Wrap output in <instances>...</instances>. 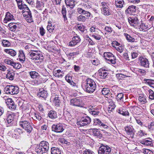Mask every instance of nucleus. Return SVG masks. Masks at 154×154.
<instances>
[{"mask_svg":"<svg viewBox=\"0 0 154 154\" xmlns=\"http://www.w3.org/2000/svg\"><path fill=\"white\" fill-rule=\"evenodd\" d=\"M101 11L103 14L105 15H109L110 14L109 11V8L102 9Z\"/></svg>","mask_w":154,"mask_h":154,"instance_id":"de8ad7c7","label":"nucleus"},{"mask_svg":"<svg viewBox=\"0 0 154 154\" xmlns=\"http://www.w3.org/2000/svg\"><path fill=\"white\" fill-rule=\"evenodd\" d=\"M118 112L123 116H128L129 115V113L127 110H123L122 108H119L118 110Z\"/></svg>","mask_w":154,"mask_h":154,"instance_id":"c756f323","label":"nucleus"},{"mask_svg":"<svg viewBox=\"0 0 154 154\" xmlns=\"http://www.w3.org/2000/svg\"><path fill=\"white\" fill-rule=\"evenodd\" d=\"M111 149L108 146H101L98 151L99 154H109L111 152Z\"/></svg>","mask_w":154,"mask_h":154,"instance_id":"9d476101","label":"nucleus"},{"mask_svg":"<svg viewBox=\"0 0 154 154\" xmlns=\"http://www.w3.org/2000/svg\"><path fill=\"white\" fill-rule=\"evenodd\" d=\"M140 143L144 145L147 146H151L152 145V141L150 140H146V139L140 140Z\"/></svg>","mask_w":154,"mask_h":154,"instance_id":"393cba45","label":"nucleus"},{"mask_svg":"<svg viewBox=\"0 0 154 154\" xmlns=\"http://www.w3.org/2000/svg\"><path fill=\"white\" fill-rule=\"evenodd\" d=\"M90 131L92 132L93 134L95 136H98L100 135V131L97 128H91L90 129Z\"/></svg>","mask_w":154,"mask_h":154,"instance_id":"473e14b6","label":"nucleus"},{"mask_svg":"<svg viewBox=\"0 0 154 154\" xmlns=\"http://www.w3.org/2000/svg\"><path fill=\"white\" fill-rule=\"evenodd\" d=\"M110 104L109 106L108 110L112 111V110L114 109L116 107V105L112 101L109 103Z\"/></svg>","mask_w":154,"mask_h":154,"instance_id":"c03bdc74","label":"nucleus"},{"mask_svg":"<svg viewBox=\"0 0 154 154\" xmlns=\"http://www.w3.org/2000/svg\"><path fill=\"white\" fill-rule=\"evenodd\" d=\"M29 74L32 78L33 79H37L40 77L39 74L35 71H31L29 72Z\"/></svg>","mask_w":154,"mask_h":154,"instance_id":"b1692460","label":"nucleus"},{"mask_svg":"<svg viewBox=\"0 0 154 154\" xmlns=\"http://www.w3.org/2000/svg\"><path fill=\"white\" fill-rule=\"evenodd\" d=\"M27 21L29 23H31L33 21L32 15H29V17H25Z\"/></svg>","mask_w":154,"mask_h":154,"instance_id":"680f3d73","label":"nucleus"},{"mask_svg":"<svg viewBox=\"0 0 154 154\" xmlns=\"http://www.w3.org/2000/svg\"><path fill=\"white\" fill-rule=\"evenodd\" d=\"M80 5L82 6L81 8H83L84 9L86 10L87 9L90 8H91V6L88 3L84 4V3L81 4Z\"/></svg>","mask_w":154,"mask_h":154,"instance_id":"09e8293b","label":"nucleus"},{"mask_svg":"<svg viewBox=\"0 0 154 154\" xmlns=\"http://www.w3.org/2000/svg\"><path fill=\"white\" fill-rule=\"evenodd\" d=\"M78 29L82 32H84L85 30V27L83 25H80L78 27Z\"/></svg>","mask_w":154,"mask_h":154,"instance_id":"69168bd1","label":"nucleus"},{"mask_svg":"<svg viewBox=\"0 0 154 154\" xmlns=\"http://www.w3.org/2000/svg\"><path fill=\"white\" fill-rule=\"evenodd\" d=\"M149 98L150 99L153 100L154 99V92L151 89L149 90Z\"/></svg>","mask_w":154,"mask_h":154,"instance_id":"bf43d9fd","label":"nucleus"},{"mask_svg":"<svg viewBox=\"0 0 154 154\" xmlns=\"http://www.w3.org/2000/svg\"><path fill=\"white\" fill-rule=\"evenodd\" d=\"M77 10L79 14L84 15L87 17H90V16L91 13L90 12L81 7L78 8Z\"/></svg>","mask_w":154,"mask_h":154,"instance_id":"4468645a","label":"nucleus"},{"mask_svg":"<svg viewBox=\"0 0 154 154\" xmlns=\"http://www.w3.org/2000/svg\"><path fill=\"white\" fill-rule=\"evenodd\" d=\"M83 88L85 91L91 93L93 92L96 88V85L95 82L92 79H87L86 81Z\"/></svg>","mask_w":154,"mask_h":154,"instance_id":"f257e3e1","label":"nucleus"},{"mask_svg":"<svg viewBox=\"0 0 154 154\" xmlns=\"http://www.w3.org/2000/svg\"><path fill=\"white\" fill-rule=\"evenodd\" d=\"M102 93L104 95H108L111 94L109 89L107 88H103L102 90Z\"/></svg>","mask_w":154,"mask_h":154,"instance_id":"f704fd0d","label":"nucleus"},{"mask_svg":"<svg viewBox=\"0 0 154 154\" xmlns=\"http://www.w3.org/2000/svg\"><path fill=\"white\" fill-rule=\"evenodd\" d=\"M104 56L106 59L108 60L109 62L114 64L116 63V58L115 56L110 52H105L103 54Z\"/></svg>","mask_w":154,"mask_h":154,"instance_id":"423d86ee","label":"nucleus"},{"mask_svg":"<svg viewBox=\"0 0 154 154\" xmlns=\"http://www.w3.org/2000/svg\"><path fill=\"white\" fill-rule=\"evenodd\" d=\"M48 116L51 119H55L57 117L56 112L53 111H50L48 113Z\"/></svg>","mask_w":154,"mask_h":154,"instance_id":"cd10ccee","label":"nucleus"},{"mask_svg":"<svg viewBox=\"0 0 154 154\" xmlns=\"http://www.w3.org/2000/svg\"><path fill=\"white\" fill-rule=\"evenodd\" d=\"M40 33L42 36H43L45 33V30L43 27H41L39 28Z\"/></svg>","mask_w":154,"mask_h":154,"instance_id":"e2e57ef3","label":"nucleus"},{"mask_svg":"<svg viewBox=\"0 0 154 154\" xmlns=\"http://www.w3.org/2000/svg\"><path fill=\"white\" fill-rule=\"evenodd\" d=\"M42 143H43L44 149H45L47 152L48 150L49 149V144L48 143L45 141H42Z\"/></svg>","mask_w":154,"mask_h":154,"instance_id":"4c0bfd02","label":"nucleus"},{"mask_svg":"<svg viewBox=\"0 0 154 154\" xmlns=\"http://www.w3.org/2000/svg\"><path fill=\"white\" fill-rule=\"evenodd\" d=\"M135 7L133 5L128 7L127 9L125 10V12L129 14H132L135 12Z\"/></svg>","mask_w":154,"mask_h":154,"instance_id":"6ab92c4d","label":"nucleus"},{"mask_svg":"<svg viewBox=\"0 0 154 154\" xmlns=\"http://www.w3.org/2000/svg\"><path fill=\"white\" fill-rule=\"evenodd\" d=\"M72 39V41L70 42L69 43V45L70 46H73L76 45L81 40L80 38L78 36L74 37Z\"/></svg>","mask_w":154,"mask_h":154,"instance_id":"2eb2a0df","label":"nucleus"},{"mask_svg":"<svg viewBox=\"0 0 154 154\" xmlns=\"http://www.w3.org/2000/svg\"><path fill=\"white\" fill-rule=\"evenodd\" d=\"M124 35L126 37L127 40L129 42H133L134 41L135 39L133 38L130 35L127 33H125Z\"/></svg>","mask_w":154,"mask_h":154,"instance_id":"ea45409f","label":"nucleus"},{"mask_svg":"<svg viewBox=\"0 0 154 154\" xmlns=\"http://www.w3.org/2000/svg\"><path fill=\"white\" fill-rule=\"evenodd\" d=\"M101 5L102 7L101 8V10L104 9H106V8H109V5L106 2H102L101 3Z\"/></svg>","mask_w":154,"mask_h":154,"instance_id":"3c124183","label":"nucleus"},{"mask_svg":"<svg viewBox=\"0 0 154 154\" xmlns=\"http://www.w3.org/2000/svg\"><path fill=\"white\" fill-rule=\"evenodd\" d=\"M86 19L85 17L82 15H79L77 17V20L79 21L84 22L86 20Z\"/></svg>","mask_w":154,"mask_h":154,"instance_id":"6e6d98bb","label":"nucleus"},{"mask_svg":"<svg viewBox=\"0 0 154 154\" xmlns=\"http://www.w3.org/2000/svg\"><path fill=\"white\" fill-rule=\"evenodd\" d=\"M8 72L6 75V78L11 80L14 79L15 75V73L13 71H8Z\"/></svg>","mask_w":154,"mask_h":154,"instance_id":"412c9836","label":"nucleus"},{"mask_svg":"<svg viewBox=\"0 0 154 154\" xmlns=\"http://www.w3.org/2000/svg\"><path fill=\"white\" fill-rule=\"evenodd\" d=\"M142 152L144 154H153L151 150L148 149H143Z\"/></svg>","mask_w":154,"mask_h":154,"instance_id":"4d7b16f0","label":"nucleus"},{"mask_svg":"<svg viewBox=\"0 0 154 154\" xmlns=\"http://www.w3.org/2000/svg\"><path fill=\"white\" fill-rule=\"evenodd\" d=\"M124 49V47L122 46H119L117 48H116V50L117 51L119 52L120 53H122Z\"/></svg>","mask_w":154,"mask_h":154,"instance_id":"338daca9","label":"nucleus"},{"mask_svg":"<svg viewBox=\"0 0 154 154\" xmlns=\"http://www.w3.org/2000/svg\"><path fill=\"white\" fill-rule=\"evenodd\" d=\"M4 51L12 56H14L16 54V52L14 50L11 49H5Z\"/></svg>","mask_w":154,"mask_h":154,"instance_id":"bb28decb","label":"nucleus"},{"mask_svg":"<svg viewBox=\"0 0 154 154\" xmlns=\"http://www.w3.org/2000/svg\"><path fill=\"white\" fill-rule=\"evenodd\" d=\"M28 55L29 58L36 63H40L43 60V56L40 52L36 51H31L29 53Z\"/></svg>","mask_w":154,"mask_h":154,"instance_id":"7ed1b4c3","label":"nucleus"},{"mask_svg":"<svg viewBox=\"0 0 154 154\" xmlns=\"http://www.w3.org/2000/svg\"><path fill=\"white\" fill-rule=\"evenodd\" d=\"M43 144V143H42L41 141L38 145L36 146L35 150L38 154H43L44 153L47 152L45 149H44V147Z\"/></svg>","mask_w":154,"mask_h":154,"instance_id":"9b49d317","label":"nucleus"},{"mask_svg":"<svg viewBox=\"0 0 154 154\" xmlns=\"http://www.w3.org/2000/svg\"><path fill=\"white\" fill-rule=\"evenodd\" d=\"M116 76L119 79H121L122 78H125L126 77H128V76L126 75L123 74L122 73L117 74L116 75Z\"/></svg>","mask_w":154,"mask_h":154,"instance_id":"603ef678","label":"nucleus"},{"mask_svg":"<svg viewBox=\"0 0 154 154\" xmlns=\"http://www.w3.org/2000/svg\"><path fill=\"white\" fill-rule=\"evenodd\" d=\"M19 125L28 133H30L32 130V127L29 122V119L23 115L19 122Z\"/></svg>","mask_w":154,"mask_h":154,"instance_id":"f03ea898","label":"nucleus"},{"mask_svg":"<svg viewBox=\"0 0 154 154\" xmlns=\"http://www.w3.org/2000/svg\"><path fill=\"white\" fill-rule=\"evenodd\" d=\"M70 105L73 106L83 107L84 104L78 99L76 98L72 99L70 100Z\"/></svg>","mask_w":154,"mask_h":154,"instance_id":"6e6552de","label":"nucleus"},{"mask_svg":"<svg viewBox=\"0 0 154 154\" xmlns=\"http://www.w3.org/2000/svg\"><path fill=\"white\" fill-rule=\"evenodd\" d=\"M5 91L7 93L11 95L17 94L19 91L18 87L12 85L6 86L5 88Z\"/></svg>","mask_w":154,"mask_h":154,"instance_id":"39448f33","label":"nucleus"},{"mask_svg":"<svg viewBox=\"0 0 154 154\" xmlns=\"http://www.w3.org/2000/svg\"><path fill=\"white\" fill-rule=\"evenodd\" d=\"M14 20V17L12 14L9 12L6 13L5 17L4 18V23H7L6 21H8Z\"/></svg>","mask_w":154,"mask_h":154,"instance_id":"dca6fc26","label":"nucleus"},{"mask_svg":"<svg viewBox=\"0 0 154 154\" xmlns=\"http://www.w3.org/2000/svg\"><path fill=\"white\" fill-rule=\"evenodd\" d=\"M34 116L32 117V119L34 120H36L37 119L39 121H40L42 119V117L41 116L40 114L38 112H34Z\"/></svg>","mask_w":154,"mask_h":154,"instance_id":"2f4dec72","label":"nucleus"},{"mask_svg":"<svg viewBox=\"0 0 154 154\" xmlns=\"http://www.w3.org/2000/svg\"><path fill=\"white\" fill-rule=\"evenodd\" d=\"M19 5V9L21 10H29V8L27 7V6L23 2V1L21 5Z\"/></svg>","mask_w":154,"mask_h":154,"instance_id":"a19ab883","label":"nucleus"},{"mask_svg":"<svg viewBox=\"0 0 154 154\" xmlns=\"http://www.w3.org/2000/svg\"><path fill=\"white\" fill-rule=\"evenodd\" d=\"M19 61L23 63L25 60V57L23 51L22 50L19 51Z\"/></svg>","mask_w":154,"mask_h":154,"instance_id":"aec40b11","label":"nucleus"},{"mask_svg":"<svg viewBox=\"0 0 154 154\" xmlns=\"http://www.w3.org/2000/svg\"><path fill=\"white\" fill-rule=\"evenodd\" d=\"M62 13L63 15V18H64V21H66L67 20V19L66 17V9L64 6H62Z\"/></svg>","mask_w":154,"mask_h":154,"instance_id":"c9c22d12","label":"nucleus"},{"mask_svg":"<svg viewBox=\"0 0 154 154\" xmlns=\"http://www.w3.org/2000/svg\"><path fill=\"white\" fill-rule=\"evenodd\" d=\"M125 129L127 134L130 135L131 137H133L134 135V132L132 126H127L125 127Z\"/></svg>","mask_w":154,"mask_h":154,"instance_id":"ddd939ff","label":"nucleus"},{"mask_svg":"<svg viewBox=\"0 0 154 154\" xmlns=\"http://www.w3.org/2000/svg\"><path fill=\"white\" fill-rule=\"evenodd\" d=\"M91 122V119L89 116H86L82 117L79 122H77L78 125L80 126H83L89 124Z\"/></svg>","mask_w":154,"mask_h":154,"instance_id":"0eeeda50","label":"nucleus"},{"mask_svg":"<svg viewBox=\"0 0 154 154\" xmlns=\"http://www.w3.org/2000/svg\"><path fill=\"white\" fill-rule=\"evenodd\" d=\"M39 91L40 92L39 94L41 97L44 98H45L47 97L48 93L46 91L42 89H40Z\"/></svg>","mask_w":154,"mask_h":154,"instance_id":"7c9ffc66","label":"nucleus"},{"mask_svg":"<svg viewBox=\"0 0 154 154\" xmlns=\"http://www.w3.org/2000/svg\"><path fill=\"white\" fill-rule=\"evenodd\" d=\"M2 43L3 46L4 47H9L11 45V44L9 42L5 40H4L2 41Z\"/></svg>","mask_w":154,"mask_h":154,"instance_id":"a18cd8bd","label":"nucleus"},{"mask_svg":"<svg viewBox=\"0 0 154 154\" xmlns=\"http://www.w3.org/2000/svg\"><path fill=\"white\" fill-rule=\"evenodd\" d=\"M51 154H61V151L60 149L56 147H53L51 148Z\"/></svg>","mask_w":154,"mask_h":154,"instance_id":"a878e982","label":"nucleus"},{"mask_svg":"<svg viewBox=\"0 0 154 154\" xmlns=\"http://www.w3.org/2000/svg\"><path fill=\"white\" fill-rule=\"evenodd\" d=\"M60 102V100L58 99V97H56L54 98V102L56 105L57 106H59Z\"/></svg>","mask_w":154,"mask_h":154,"instance_id":"052dcab7","label":"nucleus"},{"mask_svg":"<svg viewBox=\"0 0 154 154\" xmlns=\"http://www.w3.org/2000/svg\"><path fill=\"white\" fill-rule=\"evenodd\" d=\"M52 131L57 133L62 132L64 130L63 125L61 123L54 124L52 127Z\"/></svg>","mask_w":154,"mask_h":154,"instance_id":"1a4fd4ad","label":"nucleus"},{"mask_svg":"<svg viewBox=\"0 0 154 154\" xmlns=\"http://www.w3.org/2000/svg\"><path fill=\"white\" fill-rule=\"evenodd\" d=\"M145 83H147L150 86L154 88V80L149 79H144V80Z\"/></svg>","mask_w":154,"mask_h":154,"instance_id":"72a5a7b5","label":"nucleus"},{"mask_svg":"<svg viewBox=\"0 0 154 154\" xmlns=\"http://www.w3.org/2000/svg\"><path fill=\"white\" fill-rule=\"evenodd\" d=\"M10 104L8 106V107L10 109H15L16 106V105L14 104V101L12 100V101H11Z\"/></svg>","mask_w":154,"mask_h":154,"instance_id":"79ce46f5","label":"nucleus"},{"mask_svg":"<svg viewBox=\"0 0 154 154\" xmlns=\"http://www.w3.org/2000/svg\"><path fill=\"white\" fill-rule=\"evenodd\" d=\"M140 64L142 66L146 68L149 67V62L147 59L142 58L140 60Z\"/></svg>","mask_w":154,"mask_h":154,"instance_id":"a211bd4d","label":"nucleus"},{"mask_svg":"<svg viewBox=\"0 0 154 154\" xmlns=\"http://www.w3.org/2000/svg\"><path fill=\"white\" fill-rule=\"evenodd\" d=\"M23 133V132L21 129L19 128L16 129L12 133V137L13 138H17Z\"/></svg>","mask_w":154,"mask_h":154,"instance_id":"f3484780","label":"nucleus"},{"mask_svg":"<svg viewBox=\"0 0 154 154\" xmlns=\"http://www.w3.org/2000/svg\"><path fill=\"white\" fill-rule=\"evenodd\" d=\"M124 0H115V5L117 8H121L124 4Z\"/></svg>","mask_w":154,"mask_h":154,"instance_id":"4be33fe9","label":"nucleus"},{"mask_svg":"<svg viewBox=\"0 0 154 154\" xmlns=\"http://www.w3.org/2000/svg\"><path fill=\"white\" fill-rule=\"evenodd\" d=\"M66 81L68 82H70L71 81L72 77L71 76H70L68 74L66 76Z\"/></svg>","mask_w":154,"mask_h":154,"instance_id":"0e129e2a","label":"nucleus"},{"mask_svg":"<svg viewBox=\"0 0 154 154\" xmlns=\"http://www.w3.org/2000/svg\"><path fill=\"white\" fill-rule=\"evenodd\" d=\"M89 112L93 115L95 116L98 115L99 112L97 109H93L90 110Z\"/></svg>","mask_w":154,"mask_h":154,"instance_id":"8fccbe9b","label":"nucleus"},{"mask_svg":"<svg viewBox=\"0 0 154 154\" xmlns=\"http://www.w3.org/2000/svg\"><path fill=\"white\" fill-rule=\"evenodd\" d=\"M12 66L14 69H19L21 67V65L19 63H17L14 62Z\"/></svg>","mask_w":154,"mask_h":154,"instance_id":"37998d69","label":"nucleus"},{"mask_svg":"<svg viewBox=\"0 0 154 154\" xmlns=\"http://www.w3.org/2000/svg\"><path fill=\"white\" fill-rule=\"evenodd\" d=\"M139 17H140L139 16L138 17L137 15L129 17L128 20L131 25L136 28L140 26L141 25L140 22L141 21L139 20ZM140 27H141V26Z\"/></svg>","mask_w":154,"mask_h":154,"instance_id":"20e7f679","label":"nucleus"},{"mask_svg":"<svg viewBox=\"0 0 154 154\" xmlns=\"http://www.w3.org/2000/svg\"><path fill=\"white\" fill-rule=\"evenodd\" d=\"M83 154H94V153L90 150H87L85 151Z\"/></svg>","mask_w":154,"mask_h":154,"instance_id":"774afa93","label":"nucleus"},{"mask_svg":"<svg viewBox=\"0 0 154 154\" xmlns=\"http://www.w3.org/2000/svg\"><path fill=\"white\" fill-rule=\"evenodd\" d=\"M24 12L23 16L25 17H29V15H32L31 12L29 9V10H26Z\"/></svg>","mask_w":154,"mask_h":154,"instance_id":"13d9d810","label":"nucleus"},{"mask_svg":"<svg viewBox=\"0 0 154 154\" xmlns=\"http://www.w3.org/2000/svg\"><path fill=\"white\" fill-rule=\"evenodd\" d=\"M8 26L11 31H14L17 28V26L14 23H11L8 24Z\"/></svg>","mask_w":154,"mask_h":154,"instance_id":"c85d7f7f","label":"nucleus"},{"mask_svg":"<svg viewBox=\"0 0 154 154\" xmlns=\"http://www.w3.org/2000/svg\"><path fill=\"white\" fill-rule=\"evenodd\" d=\"M99 71V75L100 76L104 78L107 76V72L105 71H103V68L100 69Z\"/></svg>","mask_w":154,"mask_h":154,"instance_id":"58836bf2","label":"nucleus"},{"mask_svg":"<svg viewBox=\"0 0 154 154\" xmlns=\"http://www.w3.org/2000/svg\"><path fill=\"white\" fill-rule=\"evenodd\" d=\"M48 24L47 27V29L50 32H51L54 29V26H52L51 23Z\"/></svg>","mask_w":154,"mask_h":154,"instance_id":"49530a36","label":"nucleus"},{"mask_svg":"<svg viewBox=\"0 0 154 154\" xmlns=\"http://www.w3.org/2000/svg\"><path fill=\"white\" fill-rule=\"evenodd\" d=\"M15 117V115L14 113L10 114L8 116L7 121L8 124V126H10L13 124Z\"/></svg>","mask_w":154,"mask_h":154,"instance_id":"f8f14e48","label":"nucleus"},{"mask_svg":"<svg viewBox=\"0 0 154 154\" xmlns=\"http://www.w3.org/2000/svg\"><path fill=\"white\" fill-rule=\"evenodd\" d=\"M124 95V94L122 93L119 94L117 96L116 99L118 101L123 100Z\"/></svg>","mask_w":154,"mask_h":154,"instance_id":"864d4df0","label":"nucleus"},{"mask_svg":"<svg viewBox=\"0 0 154 154\" xmlns=\"http://www.w3.org/2000/svg\"><path fill=\"white\" fill-rule=\"evenodd\" d=\"M94 125H100L101 122L98 119L95 118L93 120Z\"/></svg>","mask_w":154,"mask_h":154,"instance_id":"5fc2aeb1","label":"nucleus"},{"mask_svg":"<svg viewBox=\"0 0 154 154\" xmlns=\"http://www.w3.org/2000/svg\"><path fill=\"white\" fill-rule=\"evenodd\" d=\"M75 2L74 0H65L66 5L71 8H73L75 5Z\"/></svg>","mask_w":154,"mask_h":154,"instance_id":"5701e85b","label":"nucleus"},{"mask_svg":"<svg viewBox=\"0 0 154 154\" xmlns=\"http://www.w3.org/2000/svg\"><path fill=\"white\" fill-rule=\"evenodd\" d=\"M138 100L142 104H144L147 102L145 97H144L143 96H139L138 98Z\"/></svg>","mask_w":154,"mask_h":154,"instance_id":"e433bc0d","label":"nucleus"}]
</instances>
